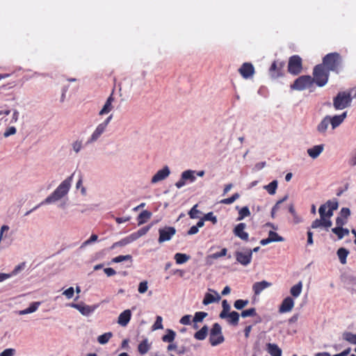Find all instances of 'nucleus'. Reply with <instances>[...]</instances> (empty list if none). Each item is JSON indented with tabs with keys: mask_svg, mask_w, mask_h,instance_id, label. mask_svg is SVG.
Returning <instances> with one entry per match:
<instances>
[{
	"mask_svg": "<svg viewBox=\"0 0 356 356\" xmlns=\"http://www.w3.org/2000/svg\"><path fill=\"white\" fill-rule=\"evenodd\" d=\"M71 146L73 152L76 154H78L83 148V141L81 140L77 139L72 143Z\"/></svg>",
	"mask_w": 356,
	"mask_h": 356,
	"instance_id": "obj_40",
	"label": "nucleus"
},
{
	"mask_svg": "<svg viewBox=\"0 0 356 356\" xmlns=\"http://www.w3.org/2000/svg\"><path fill=\"white\" fill-rule=\"evenodd\" d=\"M347 223V220L338 216L336 219V227H343Z\"/></svg>",
	"mask_w": 356,
	"mask_h": 356,
	"instance_id": "obj_58",
	"label": "nucleus"
},
{
	"mask_svg": "<svg viewBox=\"0 0 356 356\" xmlns=\"http://www.w3.org/2000/svg\"><path fill=\"white\" fill-rule=\"evenodd\" d=\"M69 306L76 309L83 316H88L97 308L96 305L89 306L83 304V302L79 304L70 303L69 304Z\"/></svg>",
	"mask_w": 356,
	"mask_h": 356,
	"instance_id": "obj_13",
	"label": "nucleus"
},
{
	"mask_svg": "<svg viewBox=\"0 0 356 356\" xmlns=\"http://www.w3.org/2000/svg\"><path fill=\"white\" fill-rule=\"evenodd\" d=\"M132 259V257L129 254H127V255H120V256H118V257H116L115 258H113L112 259V261L114 262V263H120V262H122V261H127V260H131Z\"/></svg>",
	"mask_w": 356,
	"mask_h": 356,
	"instance_id": "obj_47",
	"label": "nucleus"
},
{
	"mask_svg": "<svg viewBox=\"0 0 356 356\" xmlns=\"http://www.w3.org/2000/svg\"><path fill=\"white\" fill-rule=\"evenodd\" d=\"M175 332L172 330H168L167 334L163 335L162 337V340L165 342H172L175 337Z\"/></svg>",
	"mask_w": 356,
	"mask_h": 356,
	"instance_id": "obj_41",
	"label": "nucleus"
},
{
	"mask_svg": "<svg viewBox=\"0 0 356 356\" xmlns=\"http://www.w3.org/2000/svg\"><path fill=\"white\" fill-rule=\"evenodd\" d=\"M347 117V111L343 112L342 114L339 115H334L333 117L329 116V121L331 124L333 129L339 127Z\"/></svg>",
	"mask_w": 356,
	"mask_h": 356,
	"instance_id": "obj_17",
	"label": "nucleus"
},
{
	"mask_svg": "<svg viewBox=\"0 0 356 356\" xmlns=\"http://www.w3.org/2000/svg\"><path fill=\"white\" fill-rule=\"evenodd\" d=\"M245 228V224L241 222L235 227L233 232L235 236H238L243 241H248L249 235L244 231Z\"/></svg>",
	"mask_w": 356,
	"mask_h": 356,
	"instance_id": "obj_16",
	"label": "nucleus"
},
{
	"mask_svg": "<svg viewBox=\"0 0 356 356\" xmlns=\"http://www.w3.org/2000/svg\"><path fill=\"white\" fill-rule=\"evenodd\" d=\"M159 329H163L162 318L159 316L156 317V320L152 326L153 330H159Z\"/></svg>",
	"mask_w": 356,
	"mask_h": 356,
	"instance_id": "obj_53",
	"label": "nucleus"
},
{
	"mask_svg": "<svg viewBox=\"0 0 356 356\" xmlns=\"http://www.w3.org/2000/svg\"><path fill=\"white\" fill-rule=\"evenodd\" d=\"M328 74L325 72L322 65H316L314 69L313 82L318 86H323L327 81Z\"/></svg>",
	"mask_w": 356,
	"mask_h": 356,
	"instance_id": "obj_5",
	"label": "nucleus"
},
{
	"mask_svg": "<svg viewBox=\"0 0 356 356\" xmlns=\"http://www.w3.org/2000/svg\"><path fill=\"white\" fill-rule=\"evenodd\" d=\"M209 328L207 325L203 326L199 331H197L194 337L197 340H203L206 338L208 333Z\"/></svg>",
	"mask_w": 356,
	"mask_h": 356,
	"instance_id": "obj_31",
	"label": "nucleus"
},
{
	"mask_svg": "<svg viewBox=\"0 0 356 356\" xmlns=\"http://www.w3.org/2000/svg\"><path fill=\"white\" fill-rule=\"evenodd\" d=\"M278 182L277 180H274L270 182L269 184L264 186V188L266 189L270 195H274L276 192V189L277 188Z\"/></svg>",
	"mask_w": 356,
	"mask_h": 356,
	"instance_id": "obj_38",
	"label": "nucleus"
},
{
	"mask_svg": "<svg viewBox=\"0 0 356 356\" xmlns=\"http://www.w3.org/2000/svg\"><path fill=\"white\" fill-rule=\"evenodd\" d=\"M323 227V218L320 217V219H316L312 223L311 228L312 229H317Z\"/></svg>",
	"mask_w": 356,
	"mask_h": 356,
	"instance_id": "obj_54",
	"label": "nucleus"
},
{
	"mask_svg": "<svg viewBox=\"0 0 356 356\" xmlns=\"http://www.w3.org/2000/svg\"><path fill=\"white\" fill-rule=\"evenodd\" d=\"M204 220H210L213 222V224H216L217 222V218L215 216H213V213L212 212L207 213L204 216Z\"/></svg>",
	"mask_w": 356,
	"mask_h": 356,
	"instance_id": "obj_56",
	"label": "nucleus"
},
{
	"mask_svg": "<svg viewBox=\"0 0 356 356\" xmlns=\"http://www.w3.org/2000/svg\"><path fill=\"white\" fill-rule=\"evenodd\" d=\"M148 289V283L147 281L140 282L138 285V292L140 293H145Z\"/></svg>",
	"mask_w": 356,
	"mask_h": 356,
	"instance_id": "obj_52",
	"label": "nucleus"
},
{
	"mask_svg": "<svg viewBox=\"0 0 356 356\" xmlns=\"http://www.w3.org/2000/svg\"><path fill=\"white\" fill-rule=\"evenodd\" d=\"M294 307V300L291 297L284 298L280 306L279 312L280 313H286L291 312Z\"/></svg>",
	"mask_w": 356,
	"mask_h": 356,
	"instance_id": "obj_15",
	"label": "nucleus"
},
{
	"mask_svg": "<svg viewBox=\"0 0 356 356\" xmlns=\"http://www.w3.org/2000/svg\"><path fill=\"white\" fill-rule=\"evenodd\" d=\"M197 204L193 206V207L188 212V215L191 218H198L201 211L197 209Z\"/></svg>",
	"mask_w": 356,
	"mask_h": 356,
	"instance_id": "obj_46",
	"label": "nucleus"
},
{
	"mask_svg": "<svg viewBox=\"0 0 356 356\" xmlns=\"http://www.w3.org/2000/svg\"><path fill=\"white\" fill-rule=\"evenodd\" d=\"M196 172L195 170H187L184 171L181 177L184 179L185 181L189 180L191 182H193L195 180V173Z\"/></svg>",
	"mask_w": 356,
	"mask_h": 356,
	"instance_id": "obj_30",
	"label": "nucleus"
},
{
	"mask_svg": "<svg viewBox=\"0 0 356 356\" xmlns=\"http://www.w3.org/2000/svg\"><path fill=\"white\" fill-rule=\"evenodd\" d=\"M131 310H129V309L124 310L118 316V323L119 325H120L121 326H123V327L126 326L129 323V322L131 319Z\"/></svg>",
	"mask_w": 356,
	"mask_h": 356,
	"instance_id": "obj_20",
	"label": "nucleus"
},
{
	"mask_svg": "<svg viewBox=\"0 0 356 356\" xmlns=\"http://www.w3.org/2000/svg\"><path fill=\"white\" fill-rule=\"evenodd\" d=\"M209 341L212 346H217L224 341V337L221 332V327L217 323H214L211 330Z\"/></svg>",
	"mask_w": 356,
	"mask_h": 356,
	"instance_id": "obj_7",
	"label": "nucleus"
},
{
	"mask_svg": "<svg viewBox=\"0 0 356 356\" xmlns=\"http://www.w3.org/2000/svg\"><path fill=\"white\" fill-rule=\"evenodd\" d=\"M352 98L350 94L346 92H340L334 98L333 106L337 110H342L350 106Z\"/></svg>",
	"mask_w": 356,
	"mask_h": 356,
	"instance_id": "obj_2",
	"label": "nucleus"
},
{
	"mask_svg": "<svg viewBox=\"0 0 356 356\" xmlns=\"http://www.w3.org/2000/svg\"><path fill=\"white\" fill-rule=\"evenodd\" d=\"M130 243L127 237L122 239L121 241L114 243L111 246V249H114L116 247H122Z\"/></svg>",
	"mask_w": 356,
	"mask_h": 356,
	"instance_id": "obj_51",
	"label": "nucleus"
},
{
	"mask_svg": "<svg viewBox=\"0 0 356 356\" xmlns=\"http://www.w3.org/2000/svg\"><path fill=\"white\" fill-rule=\"evenodd\" d=\"M159 237L158 241L162 243L165 241H170L176 233V229L173 227H165L159 229Z\"/></svg>",
	"mask_w": 356,
	"mask_h": 356,
	"instance_id": "obj_9",
	"label": "nucleus"
},
{
	"mask_svg": "<svg viewBox=\"0 0 356 356\" xmlns=\"http://www.w3.org/2000/svg\"><path fill=\"white\" fill-rule=\"evenodd\" d=\"M239 72L243 78L248 79L253 76L254 69L251 63H245L239 69Z\"/></svg>",
	"mask_w": 356,
	"mask_h": 356,
	"instance_id": "obj_14",
	"label": "nucleus"
},
{
	"mask_svg": "<svg viewBox=\"0 0 356 356\" xmlns=\"http://www.w3.org/2000/svg\"><path fill=\"white\" fill-rule=\"evenodd\" d=\"M266 350L271 356H282V349L275 343H268Z\"/></svg>",
	"mask_w": 356,
	"mask_h": 356,
	"instance_id": "obj_23",
	"label": "nucleus"
},
{
	"mask_svg": "<svg viewBox=\"0 0 356 356\" xmlns=\"http://www.w3.org/2000/svg\"><path fill=\"white\" fill-rule=\"evenodd\" d=\"M289 72L293 74H298L302 69V60L298 56L291 57L289 62Z\"/></svg>",
	"mask_w": 356,
	"mask_h": 356,
	"instance_id": "obj_10",
	"label": "nucleus"
},
{
	"mask_svg": "<svg viewBox=\"0 0 356 356\" xmlns=\"http://www.w3.org/2000/svg\"><path fill=\"white\" fill-rule=\"evenodd\" d=\"M17 133V129L14 126L8 127L6 129L3 134L4 138H8L11 136H14Z\"/></svg>",
	"mask_w": 356,
	"mask_h": 356,
	"instance_id": "obj_44",
	"label": "nucleus"
},
{
	"mask_svg": "<svg viewBox=\"0 0 356 356\" xmlns=\"http://www.w3.org/2000/svg\"><path fill=\"white\" fill-rule=\"evenodd\" d=\"M140 237V236L138 235V233H137V232H134V233L130 234L129 236H127L129 243L133 242V241L137 240Z\"/></svg>",
	"mask_w": 356,
	"mask_h": 356,
	"instance_id": "obj_64",
	"label": "nucleus"
},
{
	"mask_svg": "<svg viewBox=\"0 0 356 356\" xmlns=\"http://www.w3.org/2000/svg\"><path fill=\"white\" fill-rule=\"evenodd\" d=\"M15 349L7 348L0 353V356H15Z\"/></svg>",
	"mask_w": 356,
	"mask_h": 356,
	"instance_id": "obj_55",
	"label": "nucleus"
},
{
	"mask_svg": "<svg viewBox=\"0 0 356 356\" xmlns=\"http://www.w3.org/2000/svg\"><path fill=\"white\" fill-rule=\"evenodd\" d=\"M170 175V170L168 165H165L162 169L158 170L152 177L151 183L155 184L159 181L165 180Z\"/></svg>",
	"mask_w": 356,
	"mask_h": 356,
	"instance_id": "obj_12",
	"label": "nucleus"
},
{
	"mask_svg": "<svg viewBox=\"0 0 356 356\" xmlns=\"http://www.w3.org/2000/svg\"><path fill=\"white\" fill-rule=\"evenodd\" d=\"M323 145H318L308 149L307 152L311 158L315 159L323 152Z\"/></svg>",
	"mask_w": 356,
	"mask_h": 356,
	"instance_id": "obj_22",
	"label": "nucleus"
},
{
	"mask_svg": "<svg viewBox=\"0 0 356 356\" xmlns=\"http://www.w3.org/2000/svg\"><path fill=\"white\" fill-rule=\"evenodd\" d=\"M323 218V227L327 229L328 228L332 227V223L330 218Z\"/></svg>",
	"mask_w": 356,
	"mask_h": 356,
	"instance_id": "obj_61",
	"label": "nucleus"
},
{
	"mask_svg": "<svg viewBox=\"0 0 356 356\" xmlns=\"http://www.w3.org/2000/svg\"><path fill=\"white\" fill-rule=\"evenodd\" d=\"M151 216L152 213L147 210H145L143 212H141L138 217V225H143L145 222H146L151 218Z\"/></svg>",
	"mask_w": 356,
	"mask_h": 356,
	"instance_id": "obj_29",
	"label": "nucleus"
},
{
	"mask_svg": "<svg viewBox=\"0 0 356 356\" xmlns=\"http://www.w3.org/2000/svg\"><path fill=\"white\" fill-rule=\"evenodd\" d=\"M337 256L339 259L340 262L342 264H346V257L349 254V251L344 248H340L337 250Z\"/></svg>",
	"mask_w": 356,
	"mask_h": 356,
	"instance_id": "obj_27",
	"label": "nucleus"
},
{
	"mask_svg": "<svg viewBox=\"0 0 356 356\" xmlns=\"http://www.w3.org/2000/svg\"><path fill=\"white\" fill-rule=\"evenodd\" d=\"M329 124V116H326L318 125V131H319L320 133H325L328 127Z\"/></svg>",
	"mask_w": 356,
	"mask_h": 356,
	"instance_id": "obj_32",
	"label": "nucleus"
},
{
	"mask_svg": "<svg viewBox=\"0 0 356 356\" xmlns=\"http://www.w3.org/2000/svg\"><path fill=\"white\" fill-rule=\"evenodd\" d=\"M268 238H270L272 242H282L284 241V238L278 235L273 231H270L268 233Z\"/></svg>",
	"mask_w": 356,
	"mask_h": 356,
	"instance_id": "obj_43",
	"label": "nucleus"
},
{
	"mask_svg": "<svg viewBox=\"0 0 356 356\" xmlns=\"http://www.w3.org/2000/svg\"><path fill=\"white\" fill-rule=\"evenodd\" d=\"M250 216V211L248 207H244L240 209L238 211V217L237 218L238 220H241L244 218Z\"/></svg>",
	"mask_w": 356,
	"mask_h": 356,
	"instance_id": "obj_42",
	"label": "nucleus"
},
{
	"mask_svg": "<svg viewBox=\"0 0 356 356\" xmlns=\"http://www.w3.org/2000/svg\"><path fill=\"white\" fill-rule=\"evenodd\" d=\"M345 339L348 341H349V342H350V343H352L353 344H356V334H351V333H347L346 334Z\"/></svg>",
	"mask_w": 356,
	"mask_h": 356,
	"instance_id": "obj_60",
	"label": "nucleus"
},
{
	"mask_svg": "<svg viewBox=\"0 0 356 356\" xmlns=\"http://www.w3.org/2000/svg\"><path fill=\"white\" fill-rule=\"evenodd\" d=\"M191 316L185 315L180 319V323L183 325H189L191 323Z\"/></svg>",
	"mask_w": 356,
	"mask_h": 356,
	"instance_id": "obj_63",
	"label": "nucleus"
},
{
	"mask_svg": "<svg viewBox=\"0 0 356 356\" xmlns=\"http://www.w3.org/2000/svg\"><path fill=\"white\" fill-rule=\"evenodd\" d=\"M209 290L210 291H212L214 293V295L211 294L209 293H207L204 295V298L203 301H202V303L204 305H209V304L213 303L214 302H218L220 300V298H221L220 295L216 291H215L213 290H211V289H209Z\"/></svg>",
	"mask_w": 356,
	"mask_h": 356,
	"instance_id": "obj_18",
	"label": "nucleus"
},
{
	"mask_svg": "<svg viewBox=\"0 0 356 356\" xmlns=\"http://www.w3.org/2000/svg\"><path fill=\"white\" fill-rule=\"evenodd\" d=\"M236 261L243 266H247L251 262L252 251L246 249L245 251H236L235 252Z\"/></svg>",
	"mask_w": 356,
	"mask_h": 356,
	"instance_id": "obj_11",
	"label": "nucleus"
},
{
	"mask_svg": "<svg viewBox=\"0 0 356 356\" xmlns=\"http://www.w3.org/2000/svg\"><path fill=\"white\" fill-rule=\"evenodd\" d=\"M282 67V65L280 64V67H277L276 62H273L270 68V74L273 78H277L280 76V71Z\"/></svg>",
	"mask_w": 356,
	"mask_h": 356,
	"instance_id": "obj_35",
	"label": "nucleus"
},
{
	"mask_svg": "<svg viewBox=\"0 0 356 356\" xmlns=\"http://www.w3.org/2000/svg\"><path fill=\"white\" fill-rule=\"evenodd\" d=\"M256 315V309L254 308H250L246 310H244L241 312V316L243 318H246L248 316H254Z\"/></svg>",
	"mask_w": 356,
	"mask_h": 356,
	"instance_id": "obj_49",
	"label": "nucleus"
},
{
	"mask_svg": "<svg viewBox=\"0 0 356 356\" xmlns=\"http://www.w3.org/2000/svg\"><path fill=\"white\" fill-rule=\"evenodd\" d=\"M175 259L177 264H182L190 259V256L183 253H176L175 254Z\"/></svg>",
	"mask_w": 356,
	"mask_h": 356,
	"instance_id": "obj_33",
	"label": "nucleus"
},
{
	"mask_svg": "<svg viewBox=\"0 0 356 356\" xmlns=\"http://www.w3.org/2000/svg\"><path fill=\"white\" fill-rule=\"evenodd\" d=\"M113 337V333L111 332H106L97 337V341L102 344H106L108 342L111 338Z\"/></svg>",
	"mask_w": 356,
	"mask_h": 356,
	"instance_id": "obj_37",
	"label": "nucleus"
},
{
	"mask_svg": "<svg viewBox=\"0 0 356 356\" xmlns=\"http://www.w3.org/2000/svg\"><path fill=\"white\" fill-rule=\"evenodd\" d=\"M207 313L206 312H196L195 314V316L193 318V321L197 323V322H201L203 321V319L207 316Z\"/></svg>",
	"mask_w": 356,
	"mask_h": 356,
	"instance_id": "obj_48",
	"label": "nucleus"
},
{
	"mask_svg": "<svg viewBox=\"0 0 356 356\" xmlns=\"http://www.w3.org/2000/svg\"><path fill=\"white\" fill-rule=\"evenodd\" d=\"M74 289L73 287H70L63 291V295L65 296L67 298L70 299L73 297Z\"/></svg>",
	"mask_w": 356,
	"mask_h": 356,
	"instance_id": "obj_57",
	"label": "nucleus"
},
{
	"mask_svg": "<svg viewBox=\"0 0 356 356\" xmlns=\"http://www.w3.org/2000/svg\"><path fill=\"white\" fill-rule=\"evenodd\" d=\"M271 285L272 284L270 282H268L265 280L261 282H257L252 285V290L254 291V295L258 296L261 293L262 291H264L268 287H270Z\"/></svg>",
	"mask_w": 356,
	"mask_h": 356,
	"instance_id": "obj_19",
	"label": "nucleus"
},
{
	"mask_svg": "<svg viewBox=\"0 0 356 356\" xmlns=\"http://www.w3.org/2000/svg\"><path fill=\"white\" fill-rule=\"evenodd\" d=\"M350 215V211L348 208H342L340 211L339 217H342L347 220L348 216Z\"/></svg>",
	"mask_w": 356,
	"mask_h": 356,
	"instance_id": "obj_59",
	"label": "nucleus"
},
{
	"mask_svg": "<svg viewBox=\"0 0 356 356\" xmlns=\"http://www.w3.org/2000/svg\"><path fill=\"white\" fill-rule=\"evenodd\" d=\"M313 83V79L310 76H302L298 78L291 85L293 90H302L309 88Z\"/></svg>",
	"mask_w": 356,
	"mask_h": 356,
	"instance_id": "obj_8",
	"label": "nucleus"
},
{
	"mask_svg": "<svg viewBox=\"0 0 356 356\" xmlns=\"http://www.w3.org/2000/svg\"><path fill=\"white\" fill-rule=\"evenodd\" d=\"M113 116L112 115H109L103 122L100 123L95 129V131L91 134L90 137L87 140V144H92L96 142L99 138L104 133L106 129V127L109 122H111Z\"/></svg>",
	"mask_w": 356,
	"mask_h": 356,
	"instance_id": "obj_3",
	"label": "nucleus"
},
{
	"mask_svg": "<svg viewBox=\"0 0 356 356\" xmlns=\"http://www.w3.org/2000/svg\"><path fill=\"white\" fill-rule=\"evenodd\" d=\"M302 283L301 281H300L298 284H296V285L293 286L291 288L290 293L294 298H297L300 295V293L302 292Z\"/></svg>",
	"mask_w": 356,
	"mask_h": 356,
	"instance_id": "obj_28",
	"label": "nucleus"
},
{
	"mask_svg": "<svg viewBox=\"0 0 356 356\" xmlns=\"http://www.w3.org/2000/svg\"><path fill=\"white\" fill-rule=\"evenodd\" d=\"M249 303L248 300H237L234 302V307L236 309H242L243 307L247 306Z\"/></svg>",
	"mask_w": 356,
	"mask_h": 356,
	"instance_id": "obj_45",
	"label": "nucleus"
},
{
	"mask_svg": "<svg viewBox=\"0 0 356 356\" xmlns=\"http://www.w3.org/2000/svg\"><path fill=\"white\" fill-rule=\"evenodd\" d=\"M338 209V202L328 200L322 204L318 209L320 217L330 218L334 211Z\"/></svg>",
	"mask_w": 356,
	"mask_h": 356,
	"instance_id": "obj_4",
	"label": "nucleus"
},
{
	"mask_svg": "<svg viewBox=\"0 0 356 356\" xmlns=\"http://www.w3.org/2000/svg\"><path fill=\"white\" fill-rule=\"evenodd\" d=\"M332 232L337 236L339 240L342 239L344 236L349 234V230L343 227L332 228Z\"/></svg>",
	"mask_w": 356,
	"mask_h": 356,
	"instance_id": "obj_26",
	"label": "nucleus"
},
{
	"mask_svg": "<svg viewBox=\"0 0 356 356\" xmlns=\"http://www.w3.org/2000/svg\"><path fill=\"white\" fill-rule=\"evenodd\" d=\"M150 346L147 342V340H143L139 345H138V352L141 355L146 354L148 350H149Z\"/></svg>",
	"mask_w": 356,
	"mask_h": 356,
	"instance_id": "obj_39",
	"label": "nucleus"
},
{
	"mask_svg": "<svg viewBox=\"0 0 356 356\" xmlns=\"http://www.w3.org/2000/svg\"><path fill=\"white\" fill-rule=\"evenodd\" d=\"M227 318H228V322L230 324L236 325L238 322L239 314L236 312H232L227 314Z\"/></svg>",
	"mask_w": 356,
	"mask_h": 356,
	"instance_id": "obj_36",
	"label": "nucleus"
},
{
	"mask_svg": "<svg viewBox=\"0 0 356 356\" xmlns=\"http://www.w3.org/2000/svg\"><path fill=\"white\" fill-rule=\"evenodd\" d=\"M72 176L65 179L61 184L56 188V190L48 196L42 203L43 204H52L55 203L60 200H62L64 197H65L70 188L71 182H72Z\"/></svg>",
	"mask_w": 356,
	"mask_h": 356,
	"instance_id": "obj_1",
	"label": "nucleus"
},
{
	"mask_svg": "<svg viewBox=\"0 0 356 356\" xmlns=\"http://www.w3.org/2000/svg\"><path fill=\"white\" fill-rule=\"evenodd\" d=\"M97 238H98V236L96 234H92L90 237L89 239L86 240V241H84L81 245V248H85L86 246L90 245V243H93V242H95L96 241H97Z\"/></svg>",
	"mask_w": 356,
	"mask_h": 356,
	"instance_id": "obj_50",
	"label": "nucleus"
},
{
	"mask_svg": "<svg viewBox=\"0 0 356 356\" xmlns=\"http://www.w3.org/2000/svg\"><path fill=\"white\" fill-rule=\"evenodd\" d=\"M227 248H222L220 252L213 253L208 255L206 257V261L208 264L211 265L213 263V259H217L220 257H224L227 254Z\"/></svg>",
	"mask_w": 356,
	"mask_h": 356,
	"instance_id": "obj_24",
	"label": "nucleus"
},
{
	"mask_svg": "<svg viewBox=\"0 0 356 356\" xmlns=\"http://www.w3.org/2000/svg\"><path fill=\"white\" fill-rule=\"evenodd\" d=\"M40 305V302H33L31 303L30 306L24 310H21L19 312V315H25L27 314L35 312L39 306Z\"/></svg>",
	"mask_w": 356,
	"mask_h": 356,
	"instance_id": "obj_25",
	"label": "nucleus"
},
{
	"mask_svg": "<svg viewBox=\"0 0 356 356\" xmlns=\"http://www.w3.org/2000/svg\"><path fill=\"white\" fill-rule=\"evenodd\" d=\"M113 101H114V97H113L112 95H111L108 97V99H107L106 102H105L104 105L103 106L102 108L100 110L99 115H106V114H108V113H110L113 108Z\"/></svg>",
	"mask_w": 356,
	"mask_h": 356,
	"instance_id": "obj_21",
	"label": "nucleus"
},
{
	"mask_svg": "<svg viewBox=\"0 0 356 356\" xmlns=\"http://www.w3.org/2000/svg\"><path fill=\"white\" fill-rule=\"evenodd\" d=\"M222 310L220 312L219 316L221 318H226L227 316V314H229V312L231 309V307L226 300H222Z\"/></svg>",
	"mask_w": 356,
	"mask_h": 356,
	"instance_id": "obj_34",
	"label": "nucleus"
},
{
	"mask_svg": "<svg viewBox=\"0 0 356 356\" xmlns=\"http://www.w3.org/2000/svg\"><path fill=\"white\" fill-rule=\"evenodd\" d=\"M25 266V264L24 263H22L21 264L17 266L14 270H13V272L11 273V276L12 275H17L19 271H21L22 270L24 269Z\"/></svg>",
	"mask_w": 356,
	"mask_h": 356,
	"instance_id": "obj_62",
	"label": "nucleus"
},
{
	"mask_svg": "<svg viewBox=\"0 0 356 356\" xmlns=\"http://www.w3.org/2000/svg\"><path fill=\"white\" fill-rule=\"evenodd\" d=\"M340 60L341 57L338 53L328 54L323 58V65L329 70H335L339 65Z\"/></svg>",
	"mask_w": 356,
	"mask_h": 356,
	"instance_id": "obj_6",
	"label": "nucleus"
}]
</instances>
